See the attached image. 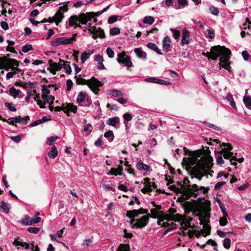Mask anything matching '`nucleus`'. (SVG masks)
<instances>
[{
  "label": "nucleus",
  "mask_w": 251,
  "mask_h": 251,
  "mask_svg": "<svg viewBox=\"0 0 251 251\" xmlns=\"http://www.w3.org/2000/svg\"><path fill=\"white\" fill-rule=\"evenodd\" d=\"M183 158L182 164L187 171H191L194 177L201 180L208 175L212 167L213 158Z\"/></svg>",
  "instance_id": "f257e3e1"
},
{
  "label": "nucleus",
  "mask_w": 251,
  "mask_h": 251,
  "mask_svg": "<svg viewBox=\"0 0 251 251\" xmlns=\"http://www.w3.org/2000/svg\"><path fill=\"white\" fill-rule=\"evenodd\" d=\"M76 83L78 85H87L90 90L96 95H98L100 89V88L103 86V83L94 76L90 79L86 80L81 77L80 75H75Z\"/></svg>",
  "instance_id": "f03ea898"
},
{
  "label": "nucleus",
  "mask_w": 251,
  "mask_h": 251,
  "mask_svg": "<svg viewBox=\"0 0 251 251\" xmlns=\"http://www.w3.org/2000/svg\"><path fill=\"white\" fill-rule=\"evenodd\" d=\"M227 49L225 46L220 45L214 46L211 48L210 51H207L206 52H202V54L206 56L209 60L211 59L215 61L219 57L220 58Z\"/></svg>",
  "instance_id": "7ed1b4c3"
},
{
  "label": "nucleus",
  "mask_w": 251,
  "mask_h": 251,
  "mask_svg": "<svg viewBox=\"0 0 251 251\" xmlns=\"http://www.w3.org/2000/svg\"><path fill=\"white\" fill-rule=\"evenodd\" d=\"M210 151L208 148L204 149V148L202 146L201 149L197 150L195 151H190L186 147L183 148V155L188 156V157H212L210 155Z\"/></svg>",
  "instance_id": "20e7f679"
},
{
  "label": "nucleus",
  "mask_w": 251,
  "mask_h": 251,
  "mask_svg": "<svg viewBox=\"0 0 251 251\" xmlns=\"http://www.w3.org/2000/svg\"><path fill=\"white\" fill-rule=\"evenodd\" d=\"M88 12L86 13H82L78 16L73 15L70 17L69 20V25L71 27L74 26L75 22L79 21L82 25L87 24L88 21L92 20L90 16L88 14Z\"/></svg>",
  "instance_id": "39448f33"
},
{
  "label": "nucleus",
  "mask_w": 251,
  "mask_h": 251,
  "mask_svg": "<svg viewBox=\"0 0 251 251\" xmlns=\"http://www.w3.org/2000/svg\"><path fill=\"white\" fill-rule=\"evenodd\" d=\"M231 52L229 49H227L223 55L219 58V65L222 68H224L229 72H231V68L230 66L229 59Z\"/></svg>",
  "instance_id": "423d86ee"
},
{
  "label": "nucleus",
  "mask_w": 251,
  "mask_h": 251,
  "mask_svg": "<svg viewBox=\"0 0 251 251\" xmlns=\"http://www.w3.org/2000/svg\"><path fill=\"white\" fill-rule=\"evenodd\" d=\"M10 54H8L6 56L0 57V69H4L8 71L12 65H18L19 62L15 59L8 58Z\"/></svg>",
  "instance_id": "0eeeda50"
},
{
  "label": "nucleus",
  "mask_w": 251,
  "mask_h": 251,
  "mask_svg": "<svg viewBox=\"0 0 251 251\" xmlns=\"http://www.w3.org/2000/svg\"><path fill=\"white\" fill-rule=\"evenodd\" d=\"M150 218L149 215H144L140 218L131 219V224L133 225V226L137 228H143L145 227L149 222Z\"/></svg>",
  "instance_id": "6e6552de"
},
{
  "label": "nucleus",
  "mask_w": 251,
  "mask_h": 251,
  "mask_svg": "<svg viewBox=\"0 0 251 251\" xmlns=\"http://www.w3.org/2000/svg\"><path fill=\"white\" fill-rule=\"evenodd\" d=\"M221 149L218 152L220 153V155L218 157H222V155L223 157H236L233 155V152H231L232 150V146L230 143H223L222 145H220Z\"/></svg>",
  "instance_id": "1a4fd4ad"
},
{
  "label": "nucleus",
  "mask_w": 251,
  "mask_h": 251,
  "mask_svg": "<svg viewBox=\"0 0 251 251\" xmlns=\"http://www.w3.org/2000/svg\"><path fill=\"white\" fill-rule=\"evenodd\" d=\"M118 56L117 61L119 63H122L128 68L132 66V63L130 59V57L127 55L125 51H123L119 53Z\"/></svg>",
  "instance_id": "9d476101"
},
{
  "label": "nucleus",
  "mask_w": 251,
  "mask_h": 251,
  "mask_svg": "<svg viewBox=\"0 0 251 251\" xmlns=\"http://www.w3.org/2000/svg\"><path fill=\"white\" fill-rule=\"evenodd\" d=\"M49 64L50 67L47 68V70L49 71L53 75L56 74V71H60L64 66V64H62V63L53 62V61L51 59H50L49 61Z\"/></svg>",
  "instance_id": "9b49d317"
},
{
  "label": "nucleus",
  "mask_w": 251,
  "mask_h": 251,
  "mask_svg": "<svg viewBox=\"0 0 251 251\" xmlns=\"http://www.w3.org/2000/svg\"><path fill=\"white\" fill-rule=\"evenodd\" d=\"M148 210L146 209L140 208L138 210H129L126 213V216L129 219L137 217L139 214H148Z\"/></svg>",
  "instance_id": "f8f14e48"
},
{
  "label": "nucleus",
  "mask_w": 251,
  "mask_h": 251,
  "mask_svg": "<svg viewBox=\"0 0 251 251\" xmlns=\"http://www.w3.org/2000/svg\"><path fill=\"white\" fill-rule=\"evenodd\" d=\"M188 191L190 194L191 195H194L196 197L200 193H206L205 189L204 187H201L198 188L197 184H193L191 188H189Z\"/></svg>",
  "instance_id": "ddd939ff"
},
{
  "label": "nucleus",
  "mask_w": 251,
  "mask_h": 251,
  "mask_svg": "<svg viewBox=\"0 0 251 251\" xmlns=\"http://www.w3.org/2000/svg\"><path fill=\"white\" fill-rule=\"evenodd\" d=\"M69 40L66 37H59L55 39L50 42V45L52 46L58 47L61 45L69 44Z\"/></svg>",
  "instance_id": "4468645a"
},
{
  "label": "nucleus",
  "mask_w": 251,
  "mask_h": 251,
  "mask_svg": "<svg viewBox=\"0 0 251 251\" xmlns=\"http://www.w3.org/2000/svg\"><path fill=\"white\" fill-rule=\"evenodd\" d=\"M176 212V210L174 208H171L168 210L169 214L162 215V217L158 218V225L161 226H166V222L164 221L166 220V217L168 215H174L175 213Z\"/></svg>",
  "instance_id": "2eb2a0df"
},
{
  "label": "nucleus",
  "mask_w": 251,
  "mask_h": 251,
  "mask_svg": "<svg viewBox=\"0 0 251 251\" xmlns=\"http://www.w3.org/2000/svg\"><path fill=\"white\" fill-rule=\"evenodd\" d=\"M64 113L67 114L68 116H70L69 112H72L74 113H76L77 110V107L76 105H74L73 103H66L64 105Z\"/></svg>",
  "instance_id": "dca6fc26"
},
{
  "label": "nucleus",
  "mask_w": 251,
  "mask_h": 251,
  "mask_svg": "<svg viewBox=\"0 0 251 251\" xmlns=\"http://www.w3.org/2000/svg\"><path fill=\"white\" fill-rule=\"evenodd\" d=\"M146 82L156 83L165 85H170L171 83L163 79H158L155 77H148L145 80Z\"/></svg>",
  "instance_id": "f3484780"
},
{
  "label": "nucleus",
  "mask_w": 251,
  "mask_h": 251,
  "mask_svg": "<svg viewBox=\"0 0 251 251\" xmlns=\"http://www.w3.org/2000/svg\"><path fill=\"white\" fill-rule=\"evenodd\" d=\"M166 223L170 221H175L178 222H184V220L181 215L179 214H176L174 215H168L166 217Z\"/></svg>",
  "instance_id": "a211bd4d"
},
{
  "label": "nucleus",
  "mask_w": 251,
  "mask_h": 251,
  "mask_svg": "<svg viewBox=\"0 0 251 251\" xmlns=\"http://www.w3.org/2000/svg\"><path fill=\"white\" fill-rule=\"evenodd\" d=\"M94 32L95 33H94L92 36V38L94 39H96L98 37L101 39L105 38L104 30L101 27L96 28L94 27Z\"/></svg>",
  "instance_id": "6ab92c4d"
},
{
  "label": "nucleus",
  "mask_w": 251,
  "mask_h": 251,
  "mask_svg": "<svg viewBox=\"0 0 251 251\" xmlns=\"http://www.w3.org/2000/svg\"><path fill=\"white\" fill-rule=\"evenodd\" d=\"M190 32L186 29H184L182 32V36L181 39V44L188 45L190 43Z\"/></svg>",
  "instance_id": "aec40b11"
},
{
  "label": "nucleus",
  "mask_w": 251,
  "mask_h": 251,
  "mask_svg": "<svg viewBox=\"0 0 251 251\" xmlns=\"http://www.w3.org/2000/svg\"><path fill=\"white\" fill-rule=\"evenodd\" d=\"M0 208L3 213L8 214L11 208V206L9 203L2 201L0 202Z\"/></svg>",
  "instance_id": "412c9836"
},
{
  "label": "nucleus",
  "mask_w": 251,
  "mask_h": 251,
  "mask_svg": "<svg viewBox=\"0 0 251 251\" xmlns=\"http://www.w3.org/2000/svg\"><path fill=\"white\" fill-rule=\"evenodd\" d=\"M136 167L138 170L140 171H146L148 172L149 171V166L144 164L143 162L139 161L137 163Z\"/></svg>",
  "instance_id": "4be33fe9"
},
{
  "label": "nucleus",
  "mask_w": 251,
  "mask_h": 251,
  "mask_svg": "<svg viewBox=\"0 0 251 251\" xmlns=\"http://www.w3.org/2000/svg\"><path fill=\"white\" fill-rule=\"evenodd\" d=\"M171 39L168 36L165 37L163 40V48L166 50V52H168L169 50V48L171 45Z\"/></svg>",
  "instance_id": "5701e85b"
},
{
  "label": "nucleus",
  "mask_w": 251,
  "mask_h": 251,
  "mask_svg": "<svg viewBox=\"0 0 251 251\" xmlns=\"http://www.w3.org/2000/svg\"><path fill=\"white\" fill-rule=\"evenodd\" d=\"M134 50L138 58L141 59H146L147 58L146 53L141 49L135 48Z\"/></svg>",
  "instance_id": "b1692460"
},
{
  "label": "nucleus",
  "mask_w": 251,
  "mask_h": 251,
  "mask_svg": "<svg viewBox=\"0 0 251 251\" xmlns=\"http://www.w3.org/2000/svg\"><path fill=\"white\" fill-rule=\"evenodd\" d=\"M54 17L56 20V25H58V24L61 22L63 19L64 18V15L63 12H59L58 11H57Z\"/></svg>",
  "instance_id": "393cba45"
},
{
  "label": "nucleus",
  "mask_w": 251,
  "mask_h": 251,
  "mask_svg": "<svg viewBox=\"0 0 251 251\" xmlns=\"http://www.w3.org/2000/svg\"><path fill=\"white\" fill-rule=\"evenodd\" d=\"M147 47L151 50H152L155 51L159 55H162L163 53L161 51V50L159 49L158 47L154 43H149L147 45Z\"/></svg>",
  "instance_id": "a878e982"
},
{
  "label": "nucleus",
  "mask_w": 251,
  "mask_h": 251,
  "mask_svg": "<svg viewBox=\"0 0 251 251\" xmlns=\"http://www.w3.org/2000/svg\"><path fill=\"white\" fill-rule=\"evenodd\" d=\"M119 118L118 117H114L113 118H109L106 121V124L108 125L111 126H116V124L119 123Z\"/></svg>",
  "instance_id": "bb28decb"
},
{
  "label": "nucleus",
  "mask_w": 251,
  "mask_h": 251,
  "mask_svg": "<svg viewBox=\"0 0 251 251\" xmlns=\"http://www.w3.org/2000/svg\"><path fill=\"white\" fill-rule=\"evenodd\" d=\"M109 6H107L106 8L103 9V10L101 11H99L97 12H88V15L90 16V18L93 19L95 17H98L102 14L104 12L106 11L107 9L108 8Z\"/></svg>",
  "instance_id": "cd10ccee"
},
{
  "label": "nucleus",
  "mask_w": 251,
  "mask_h": 251,
  "mask_svg": "<svg viewBox=\"0 0 251 251\" xmlns=\"http://www.w3.org/2000/svg\"><path fill=\"white\" fill-rule=\"evenodd\" d=\"M42 98L47 103H49V100H50L51 102L50 103V105H51L53 103V101L55 99L54 96L43 94H42Z\"/></svg>",
  "instance_id": "c85d7f7f"
},
{
  "label": "nucleus",
  "mask_w": 251,
  "mask_h": 251,
  "mask_svg": "<svg viewBox=\"0 0 251 251\" xmlns=\"http://www.w3.org/2000/svg\"><path fill=\"white\" fill-rule=\"evenodd\" d=\"M151 215L150 214H148L147 215H149L150 217H151V218H152L153 219H156L157 218H158L159 217H160V216H159L160 211H158L156 209H155V208L151 209ZM161 217H162V216H161Z\"/></svg>",
  "instance_id": "c756f323"
},
{
  "label": "nucleus",
  "mask_w": 251,
  "mask_h": 251,
  "mask_svg": "<svg viewBox=\"0 0 251 251\" xmlns=\"http://www.w3.org/2000/svg\"><path fill=\"white\" fill-rule=\"evenodd\" d=\"M20 93H21V91L20 90H17L14 87H12L9 89L10 95L13 97L14 98H16Z\"/></svg>",
  "instance_id": "7c9ffc66"
},
{
  "label": "nucleus",
  "mask_w": 251,
  "mask_h": 251,
  "mask_svg": "<svg viewBox=\"0 0 251 251\" xmlns=\"http://www.w3.org/2000/svg\"><path fill=\"white\" fill-rule=\"evenodd\" d=\"M243 102L245 106L250 108L251 107V97L250 96H245L243 98Z\"/></svg>",
  "instance_id": "2f4dec72"
},
{
  "label": "nucleus",
  "mask_w": 251,
  "mask_h": 251,
  "mask_svg": "<svg viewBox=\"0 0 251 251\" xmlns=\"http://www.w3.org/2000/svg\"><path fill=\"white\" fill-rule=\"evenodd\" d=\"M49 157H56L58 155V152L56 147L53 145L51 147V151L48 152Z\"/></svg>",
  "instance_id": "473e14b6"
},
{
  "label": "nucleus",
  "mask_w": 251,
  "mask_h": 251,
  "mask_svg": "<svg viewBox=\"0 0 251 251\" xmlns=\"http://www.w3.org/2000/svg\"><path fill=\"white\" fill-rule=\"evenodd\" d=\"M228 159L229 158H226ZM229 161L233 165L236 166L237 164V162L242 163L244 161V158H229Z\"/></svg>",
  "instance_id": "72a5a7b5"
},
{
  "label": "nucleus",
  "mask_w": 251,
  "mask_h": 251,
  "mask_svg": "<svg viewBox=\"0 0 251 251\" xmlns=\"http://www.w3.org/2000/svg\"><path fill=\"white\" fill-rule=\"evenodd\" d=\"M21 223L25 226L32 225L30 218L28 216H25L21 220Z\"/></svg>",
  "instance_id": "f704fd0d"
},
{
  "label": "nucleus",
  "mask_w": 251,
  "mask_h": 251,
  "mask_svg": "<svg viewBox=\"0 0 251 251\" xmlns=\"http://www.w3.org/2000/svg\"><path fill=\"white\" fill-rule=\"evenodd\" d=\"M154 22V18L150 16H146L143 19V23L146 24L152 25Z\"/></svg>",
  "instance_id": "c9c22d12"
},
{
  "label": "nucleus",
  "mask_w": 251,
  "mask_h": 251,
  "mask_svg": "<svg viewBox=\"0 0 251 251\" xmlns=\"http://www.w3.org/2000/svg\"><path fill=\"white\" fill-rule=\"evenodd\" d=\"M129 246L127 244H120L118 248L117 251H130Z\"/></svg>",
  "instance_id": "e433bc0d"
},
{
  "label": "nucleus",
  "mask_w": 251,
  "mask_h": 251,
  "mask_svg": "<svg viewBox=\"0 0 251 251\" xmlns=\"http://www.w3.org/2000/svg\"><path fill=\"white\" fill-rule=\"evenodd\" d=\"M86 93L85 92H80L77 98V102L79 103L82 102L85 99Z\"/></svg>",
  "instance_id": "4c0bfd02"
},
{
  "label": "nucleus",
  "mask_w": 251,
  "mask_h": 251,
  "mask_svg": "<svg viewBox=\"0 0 251 251\" xmlns=\"http://www.w3.org/2000/svg\"><path fill=\"white\" fill-rule=\"evenodd\" d=\"M170 31L173 33V36L175 39H178L180 36V32L179 30L174 29L170 28Z\"/></svg>",
  "instance_id": "58836bf2"
},
{
  "label": "nucleus",
  "mask_w": 251,
  "mask_h": 251,
  "mask_svg": "<svg viewBox=\"0 0 251 251\" xmlns=\"http://www.w3.org/2000/svg\"><path fill=\"white\" fill-rule=\"evenodd\" d=\"M218 202L219 203L220 207L221 209V211L222 212L223 214L224 215L225 217H228V214L226 211V209L225 208V205L222 203V202L220 200L218 201Z\"/></svg>",
  "instance_id": "ea45409f"
},
{
  "label": "nucleus",
  "mask_w": 251,
  "mask_h": 251,
  "mask_svg": "<svg viewBox=\"0 0 251 251\" xmlns=\"http://www.w3.org/2000/svg\"><path fill=\"white\" fill-rule=\"evenodd\" d=\"M110 94H111L113 97L117 98L119 97V96H123V93L122 92L116 89L111 90Z\"/></svg>",
  "instance_id": "a19ab883"
},
{
  "label": "nucleus",
  "mask_w": 251,
  "mask_h": 251,
  "mask_svg": "<svg viewBox=\"0 0 251 251\" xmlns=\"http://www.w3.org/2000/svg\"><path fill=\"white\" fill-rule=\"evenodd\" d=\"M91 53H88L86 51L83 52L81 56V61L82 63H84L85 61L90 57Z\"/></svg>",
  "instance_id": "79ce46f5"
},
{
  "label": "nucleus",
  "mask_w": 251,
  "mask_h": 251,
  "mask_svg": "<svg viewBox=\"0 0 251 251\" xmlns=\"http://www.w3.org/2000/svg\"><path fill=\"white\" fill-rule=\"evenodd\" d=\"M231 240L229 238H225L223 241V246L226 249H229L230 247Z\"/></svg>",
  "instance_id": "37998d69"
},
{
  "label": "nucleus",
  "mask_w": 251,
  "mask_h": 251,
  "mask_svg": "<svg viewBox=\"0 0 251 251\" xmlns=\"http://www.w3.org/2000/svg\"><path fill=\"white\" fill-rule=\"evenodd\" d=\"M33 50V49L32 48V46L30 44L25 45L23 46L22 48V51L25 53L29 51Z\"/></svg>",
  "instance_id": "c03bdc74"
},
{
  "label": "nucleus",
  "mask_w": 251,
  "mask_h": 251,
  "mask_svg": "<svg viewBox=\"0 0 251 251\" xmlns=\"http://www.w3.org/2000/svg\"><path fill=\"white\" fill-rule=\"evenodd\" d=\"M70 62L66 61V64L63 66L66 74L70 75L72 73V68L70 65Z\"/></svg>",
  "instance_id": "a18cd8bd"
},
{
  "label": "nucleus",
  "mask_w": 251,
  "mask_h": 251,
  "mask_svg": "<svg viewBox=\"0 0 251 251\" xmlns=\"http://www.w3.org/2000/svg\"><path fill=\"white\" fill-rule=\"evenodd\" d=\"M110 34L111 35H116L120 33V29L118 27H113L110 30Z\"/></svg>",
  "instance_id": "49530a36"
},
{
  "label": "nucleus",
  "mask_w": 251,
  "mask_h": 251,
  "mask_svg": "<svg viewBox=\"0 0 251 251\" xmlns=\"http://www.w3.org/2000/svg\"><path fill=\"white\" fill-rule=\"evenodd\" d=\"M27 231L30 233L37 234L40 231V228L37 227H29L27 228Z\"/></svg>",
  "instance_id": "de8ad7c7"
},
{
  "label": "nucleus",
  "mask_w": 251,
  "mask_h": 251,
  "mask_svg": "<svg viewBox=\"0 0 251 251\" xmlns=\"http://www.w3.org/2000/svg\"><path fill=\"white\" fill-rule=\"evenodd\" d=\"M104 136L106 138L112 137V138L110 140L109 139V140L111 141H113V140L114 139V134H113V132L112 130H109L108 131L104 133Z\"/></svg>",
  "instance_id": "09e8293b"
},
{
  "label": "nucleus",
  "mask_w": 251,
  "mask_h": 251,
  "mask_svg": "<svg viewBox=\"0 0 251 251\" xmlns=\"http://www.w3.org/2000/svg\"><path fill=\"white\" fill-rule=\"evenodd\" d=\"M209 9L212 14L217 16L219 14V9L214 6H211L209 7Z\"/></svg>",
  "instance_id": "8fccbe9b"
},
{
  "label": "nucleus",
  "mask_w": 251,
  "mask_h": 251,
  "mask_svg": "<svg viewBox=\"0 0 251 251\" xmlns=\"http://www.w3.org/2000/svg\"><path fill=\"white\" fill-rule=\"evenodd\" d=\"M145 187L148 190L149 192H151L152 191V187H155V185L154 183L150 182L148 183H146L145 184Z\"/></svg>",
  "instance_id": "3c124183"
},
{
  "label": "nucleus",
  "mask_w": 251,
  "mask_h": 251,
  "mask_svg": "<svg viewBox=\"0 0 251 251\" xmlns=\"http://www.w3.org/2000/svg\"><path fill=\"white\" fill-rule=\"evenodd\" d=\"M5 106L7 107L9 110L12 112H15L16 111L17 109L16 108L13 106V104L12 103L10 102H5Z\"/></svg>",
  "instance_id": "603ef678"
},
{
  "label": "nucleus",
  "mask_w": 251,
  "mask_h": 251,
  "mask_svg": "<svg viewBox=\"0 0 251 251\" xmlns=\"http://www.w3.org/2000/svg\"><path fill=\"white\" fill-rule=\"evenodd\" d=\"M118 17V16L116 15L110 16L108 19V23L110 24L114 23L117 21Z\"/></svg>",
  "instance_id": "864d4df0"
},
{
  "label": "nucleus",
  "mask_w": 251,
  "mask_h": 251,
  "mask_svg": "<svg viewBox=\"0 0 251 251\" xmlns=\"http://www.w3.org/2000/svg\"><path fill=\"white\" fill-rule=\"evenodd\" d=\"M57 138H58L57 137H54V136L50 137V138H48V139L46 141V143L48 145H51L53 142H55L57 140Z\"/></svg>",
  "instance_id": "5fc2aeb1"
},
{
  "label": "nucleus",
  "mask_w": 251,
  "mask_h": 251,
  "mask_svg": "<svg viewBox=\"0 0 251 251\" xmlns=\"http://www.w3.org/2000/svg\"><path fill=\"white\" fill-rule=\"evenodd\" d=\"M24 242L22 240H20L19 238H17L14 240L13 245L15 246H20L22 247Z\"/></svg>",
  "instance_id": "6e6d98bb"
},
{
  "label": "nucleus",
  "mask_w": 251,
  "mask_h": 251,
  "mask_svg": "<svg viewBox=\"0 0 251 251\" xmlns=\"http://www.w3.org/2000/svg\"><path fill=\"white\" fill-rule=\"evenodd\" d=\"M94 27L95 26H92V24L91 23H89L88 25V27L86 28V29L84 30V31H85V30L87 29L89 31V32L90 33V34H93V33H95Z\"/></svg>",
  "instance_id": "4d7b16f0"
},
{
  "label": "nucleus",
  "mask_w": 251,
  "mask_h": 251,
  "mask_svg": "<svg viewBox=\"0 0 251 251\" xmlns=\"http://www.w3.org/2000/svg\"><path fill=\"white\" fill-rule=\"evenodd\" d=\"M42 86V93L43 94L49 95L50 93V90L47 88V87L43 85Z\"/></svg>",
  "instance_id": "13d9d810"
},
{
  "label": "nucleus",
  "mask_w": 251,
  "mask_h": 251,
  "mask_svg": "<svg viewBox=\"0 0 251 251\" xmlns=\"http://www.w3.org/2000/svg\"><path fill=\"white\" fill-rule=\"evenodd\" d=\"M73 85V82L71 79H68L66 82V85H67V91H70Z\"/></svg>",
  "instance_id": "bf43d9fd"
},
{
  "label": "nucleus",
  "mask_w": 251,
  "mask_h": 251,
  "mask_svg": "<svg viewBox=\"0 0 251 251\" xmlns=\"http://www.w3.org/2000/svg\"><path fill=\"white\" fill-rule=\"evenodd\" d=\"M106 53L107 55L110 58H113L114 56V52L113 50L110 48H108L106 50Z\"/></svg>",
  "instance_id": "052dcab7"
},
{
  "label": "nucleus",
  "mask_w": 251,
  "mask_h": 251,
  "mask_svg": "<svg viewBox=\"0 0 251 251\" xmlns=\"http://www.w3.org/2000/svg\"><path fill=\"white\" fill-rule=\"evenodd\" d=\"M226 217H222L220 218L219 220V223L220 226H225L227 224V221Z\"/></svg>",
  "instance_id": "680f3d73"
},
{
  "label": "nucleus",
  "mask_w": 251,
  "mask_h": 251,
  "mask_svg": "<svg viewBox=\"0 0 251 251\" xmlns=\"http://www.w3.org/2000/svg\"><path fill=\"white\" fill-rule=\"evenodd\" d=\"M206 235H208L210 233L211 227L208 224H204L203 226Z\"/></svg>",
  "instance_id": "e2e57ef3"
},
{
  "label": "nucleus",
  "mask_w": 251,
  "mask_h": 251,
  "mask_svg": "<svg viewBox=\"0 0 251 251\" xmlns=\"http://www.w3.org/2000/svg\"><path fill=\"white\" fill-rule=\"evenodd\" d=\"M207 33V36L211 39L214 38V31L210 29H207L206 31Z\"/></svg>",
  "instance_id": "0e129e2a"
},
{
  "label": "nucleus",
  "mask_w": 251,
  "mask_h": 251,
  "mask_svg": "<svg viewBox=\"0 0 251 251\" xmlns=\"http://www.w3.org/2000/svg\"><path fill=\"white\" fill-rule=\"evenodd\" d=\"M226 184V182L225 181H221L217 182L215 185V189L216 190L220 189L222 186H223Z\"/></svg>",
  "instance_id": "69168bd1"
},
{
  "label": "nucleus",
  "mask_w": 251,
  "mask_h": 251,
  "mask_svg": "<svg viewBox=\"0 0 251 251\" xmlns=\"http://www.w3.org/2000/svg\"><path fill=\"white\" fill-rule=\"evenodd\" d=\"M124 237L127 238H131L133 237V234L129 232L127 229H124Z\"/></svg>",
  "instance_id": "338daca9"
},
{
  "label": "nucleus",
  "mask_w": 251,
  "mask_h": 251,
  "mask_svg": "<svg viewBox=\"0 0 251 251\" xmlns=\"http://www.w3.org/2000/svg\"><path fill=\"white\" fill-rule=\"evenodd\" d=\"M10 139L14 142L19 143L21 140V136L20 135H18L17 136H11Z\"/></svg>",
  "instance_id": "774afa93"
}]
</instances>
